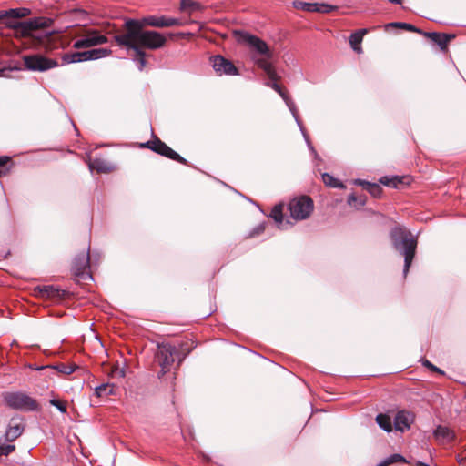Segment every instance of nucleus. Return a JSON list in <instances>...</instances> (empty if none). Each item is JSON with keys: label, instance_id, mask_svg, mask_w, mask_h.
<instances>
[{"label": "nucleus", "instance_id": "f257e3e1", "mask_svg": "<svg viewBox=\"0 0 466 466\" xmlns=\"http://www.w3.org/2000/svg\"><path fill=\"white\" fill-rule=\"evenodd\" d=\"M6 18H23L30 15L28 8H11L5 10ZM54 20L46 16H36L25 21L11 22L5 21L6 27L14 29L16 36L30 37L39 45H46L54 34L49 30Z\"/></svg>", "mask_w": 466, "mask_h": 466}, {"label": "nucleus", "instance_id": "f03ea898", "mask_svg": "<svg viewBox=\"0 0 466 466\" xmlns=\"http://www.w3.org/2000/svg\"><path fill=\"white\" fill-rule=\"evenodd\" d=\"M147 25L144 21L138 19L128 18L125 21L124 34L116 35L118 37H127V41H135L141 48H147L151 50L161 48L165 46L166 37L157 31L144 30Z\"/></svg>", "mask_w": 466, "mask_h": 466}, {"label": "nucleus", "instance_id": "7ed1b4c3", "mask_svg": "<svg viewBox=\"0 0 466 466\" xmlns=\"http://www.w3.org/2000/svg\"><path fill=\"white\" fill-rule=\"evenodd\" d=\"M390 238L394 249L404 257L403 275L406 277L415 258L417 238L410 230L400 225L390 229Z\"/></svg>", "mask_w": 466, "mask_h": 466}, {"label": "nucleus", "instance_id": "20e7f679", "mask_svg": "<svg viewBox=\"0 0 466 466\" xmlns=\"http://www.w3.org/2000/svg\"><path fill=\"white\" fill-rule=\"evenodd\" d=\"M2 397L5 404L12 410L24 412L41 410V405L38 401L25 392L6 391L3 393Z\"/></svg>", "mask_w": 466, "mask_h": 466}, {"label": "nucleus", "instance_id": "39448f33", "mask_svg": "<svg viewBox=\"0 0 466 466\" xmlns=\"http://www.w3.org/2000/svg\"><path fill=\"white\" fill-rule=\"evenodd\" d=\"M157 347V350L155 353V360L161 368L157 373V377L158 379H162L165 374L170 371L177 350L168 342H158Z\"/></svg>", "mask_w": 466, "mask_h": 466}, {"label": "nucleus", "instance_id": "423d86ee", "mask_svg": "<svg viewBox=\"0 0 466 466\" xmlns=\"http://www.w3.org/2000/svg\"><path fill=\"white\" fill-rule=\"evenodd\" d=\"M141 148H148L153 152L167 157L171 160L177 161L183 165H187V161L186 158L181 157L178 153L169 147L165 142H163L159 137L153 134V138L149 141L140 144Z\"/></svg>", "mask_w": 466, "mask_h": 466}, {"label": "nucleus", "instance_id": "0eeeda50", "mask_svg": "<svg viewBox=\"0 0 466 466\" xmlns=\"http://www.w3.org/2000/svg\"><path fill=\"white\" fill-rule=\"evenodd\" d=\"M314 208L313 200L308 196H300L292 198L289 203L290 216L295 220L308 218Z\"/></svg>", "mask_w": 466, "mask_h": 466}, {"label": "nucleus", "instance_id": "6e6552de", "mask_svg": "<svg viewBox=\"0 0 466 466\" xmlns=\"http://www.w3.org/2000/svg\"><path fill=\"white\" fill-rule=\"evenodd\" d=\"M24 68L28 71L45 72L58 66V62L41 54L25 55L23 56Z\"/></svg>", "mask_w": 466, "mask_h": 466}, {"label": "nucleus", "instance_id": "1a4fd4ad", "mask_svg": "<svg viewBox=\"0 0 466 466\" xmlns=\"http://www.w3.org/2000/svg\"><path fill=\"white\" fill-rule=\"evenodd\" d=\"M235 35L238 42L248 45L258 55L266 56L267 58H271L272 53L269 50L268 44L264 40L260 39L255 35L240 30L235 31Z\"/></svg>", "mask_w": 466, "mask_h": 466}, {"label": "nucleus", "instance_id": "9d476101", "mask_svg": "<svg viewBox=\"0 0 466 466\" xmlns=\"http://www.w3.org/2000/svg\"><path fill=\"white\" fill-rule=\"evenodd\" d=\"M271 83H268L267 86H270L272 89H274L280 96L281 98L284 100L285 104L287 105V106L289 107V111L291 112L292 116H294L298 126L299 127L306 141H307V144L310 149V151L315 155V157H317V151L315 150V148L312 147V145L310 144L308 137L306 136L305 134V131H304V127L302 126V123L299 119V113H298V109H297V106L294 103V101L289 97V94L277 83V80H270Z\"/></svg>", "mask_w": 466, "mask_h": 466}, {"label": "nucleus", "instance_id": "9b49d317", "mask_svg": "<svg viewBox=\"0 0 466 466\" xmlns=\"http://www.w3.org/2000/svg\"><path fill=\"white\" fill-rule=\"evenodd\" d=\"M114 40L119 46H124L127 50H133V61L136 63L138 70L142 71L146 66L147 61L146 52L141 48V46L135 43V41H127V37H118L116 35L114 36Z\"/></svg>", "mask_w": 466, "mask_h": 466}, {"label": "nucleus", "instance_id": "f8f14e48", "mask_svg": "<svg viewBox=\"0 0 466 466\" xmlns=\"http://www.w3.org/2000/svg\"><path fill=\"white\" fill-rule=\"evenodd\" d=\"M89 267L90 254L88 249L86 253L76 256L72 263V272L83 280L93 279L91 273L88 271Z\"/></svg>", "mask_w": 466, "mask_h": 466}, {"label": "nucleus", "instance_id": "ddd939ff", "mask_svg": "<svg viewBox=\"0 0 466 466\" xmlns=\"http://www.w3.org/2000/svg\"><path fill=\"white\" fill-rule=\"evenodd\" d=\"M107 42V37L101 35L96 30H91L86 33L83 37L76 40L73 47L76 49H83L97 45L105 44Z\"/></svg>", "mask_w": 466, "mask_h": 466}, {"label": "nucleus", "instance_id": "4468645a", "mask_svg": "<svg viewBox=\"0 0 466 466\" xmlns=\"http://www.w3.org/2000/svg\"><path fill=\"white\" fill-rule=\"evenodd\" d=\"M210 61L212 64V67L219 76H235L238 74V70L235 66V65L230 60L225 58L220 55L211 56Z\"/></svg>", "mask_w": 466, "mask_h": 466}, {"label": "nucleus", "instance_id": "2eb2a0df", "mask_svg": "<svg viewBox=\"0 0 466 466\" xmlns=\"http://www.w3.org/2000/svg\"><path fill=\"white\" fill-rule=\"evenodd\" d=\"M420 35L430 39L433 44L437 45L440 50L443 53L448 52V46L450 42L456 37L454 34H447L441 32H426L423 30Z\"/></svg>", "mask_w": 466, "mask_h": 466}, {"label": "nucleus", "instance_id": "dca6fc26", "mask_svg": "<svg viewBox=\"0 0 466 466\" xmlns=\"http://www.w3.org/2000/svg\"><path fill=\"white\" fill-rule=\"evenodd\" d=\"M35 291L39 297L52 299L54 302L61 301L66 297V291L54 285L38 286Z\"/></svg>", "mask_w": 466, "mask_h": 466}, {"label": "nucleus", "instance_id": "f3484780", "mask_svg": "<svg viewBox=\"0 0 466 466\" xmlns=\"http://www.w3.org/2000/svg\"><path fill=\"white\" fill-rule=\"evenodd\" d=\"M142 20L144 21V23L147 24V25L159 27V28L183 25V22L180 19L173 18V17H166L165 15H162V16L149 15V16L144 17Z\"/></svg>", "mask_w": 466, "mask_h": 466}, {"label": "nucleus", "instance_id": "a211bd4d", "mask_svg": "<svg viewBox=\"0 0 466 466\" xmlns=\"http://www.w3.org/2000/svg\"><path fill=\"white\" fill-rule=\"evenodd\" d=\"M20 420L21 422L19 423H15L16 420V418L15 417L10 420V423L8 424L5 433V439L6 441L13 442L23 434L25 425L22 422L23 419L20 418Z\"/></svg>", "mask_w": 466, "mask_h": 466}, {"label": "nucleus", "instance_id": "6ab92c4d", "mask_svg": "<svg viewBox=\"0 0 466 466\" xmlns=\"http://www.w3.org/2000/svg\"><path fill=\"white\" fill-rule=\"evenodd\" d=\"M380 183L391 187V188H400L404 187L410 184V177L407 176H384L380 178Z\"/></svg>", "mask_w": 466, "mask_h": 466}, {"label": "nucleus", "instance_id": "aec40b11", "mask_svg": "<svg viewBox=\"0 0 466 466\" xmlns=\"http://www.w3.org/2000/svg\"><path fill=\"white\" fill-rule=\"evenodd\" d=\"M353 183L361 186L364 190L368 191L375 198H380L382 196L383 189L378 183H371L360 178L355 179Z\"/></svg>", "mask_w": 466, "mask_h": 466}, {"label": "nucleus", "instance_id": "412c9836", "mask_svg": "<svg viewBox=\"0 0 466 466\" xmlns=\"http://www.w3.org/2000/svg\"><path fill=\"white\" fill-rule=\"evenodd\" d=\"M268 59L269 58L264 56L261 58L254 59V61L255 64L265 72L269 80H278L279 76L277 75V72L272 64L268 61Z\"/></svg>", "mask_w": 466, "mask_h": 466}, {"label": "nucleus", "instance_id": "4be33fe9", "mask_svg": "<svg viewBox=\"0 0 466 466\" xmlns=\"http://www.w3.org/2000/svg\"><path fill=\"white\" fill-rule=\"evenodd\" d=\"M62 60H63V64H72V63H77V62L89 61L87 50L73 52V53H65L62 56Z\"/></svg>", "mask_w": 466, "mask_h": 466}, {"label": "nucleus", "instance_id": "5701e85b", "mask_svg": "<svg viewBox=\"0 0 466 466\" xmlns=\"http://www.w3.org/2000/svg\"><path fill=\"white\" fill-rule=\"evenodd\" d=\"M433 435L436 439L446 440L448 442H451L455 440L456 435L452 430L446 426L439 425L433 431Z\"/></svg>", "mask_w": 466, "mask_h": 466}, {"label": "nucleus", "instance_id": "b1692460", "mask_svg": "<svg viewBox=\"0 0 466 466\" xmlns=\"http://www.w3.org/2000/svg\"><path fill=\"white\" fill-rule=\"evenodd\" d=\"M88 167L91 170H96L97 173H108L112 170L111 164L101 158H95L90 161Z\"/></svg>", "mask_w": 466, "mask_h": 466}, {"label": "nucleus", "instance_id": "393cba45", "mask_svg": "<svg viewBox=\"0 0 466 466\" xmlns=\"http://www.w3.org/2000/svg\"><path fill=\"white\" fill-rule=\"evenodd\" d=\"M366 33L367 29H360L350 35V44L354 51L358 53L361 52L360 44Z\"/></svg>", "mask_w": 466, "mask_h": 466}, {"label": "nucleus", "instance_id": "a878e982", "mask_svg": "<svg viewBox=\"0 0 466 466\" xmlns=\"http://www.w3.org/2000/svg\"><path fill=\"white\" fill-rule=\"evenodd\" d=\"M384 27L386 30H388L389 28H400V29H404L406 31L417 33L420 35L422 33V29L416 27L415 25H413L411 24L405 23V22L388 23L384 25Z\"/></svg>", "mask_w": 466, "mask_h": 466}, {"label": "nucleus", "instance_id": "bb28decb", "mask_svg": "<svg viewBox=\"0 0 466 466\" xmlns=\"http://www.w3.org/2000/svg\"><path fill=\"white\" fill-rule=\"evenodd\" d=\"M204 9L201 3L194 0H180V10L188 11L189 14L199 12Z\"/></svg>", "mask_w": 466, "mask_h": 466}, {"label": "nucleus", "instance_id": "cd10ccee", "mask_svg": "<svg viewBox=\"0 0 466 466\" xmlns=\"http://www.w3.org/2000/svg\"><path fill=\"white\" fill-rule=\"evenodd\" d=\"M294 8L298 10H303L306 12H316L320 13V3H307L302 1H294L293 2Z\"/></svg>", "mask_w": 466, "mask_h": 466}, {"label": "nucleus", "instance_id": "c85d7f7f", "mask_svg": "<svg viewBox=\"0 0 466 466\" xmlns=\"http://www.w3.org/2000/svg\"><path fill=\"white\" fill-rule=\"evenodd\" d=\"M95 394L101 398L115 394V386L109 383H103L95 389Z\"/></svg>", "mask_w": 466, "mask_h": 466}, {"label": "nucleus", "instance_id": "c756f323", "mask_svg": "<svg viewBox=\"0 0 466 466\" xmlns=\"http://www.w3.org/2000/svg\"><path fill=\"white\" fill-rule=\"evenodd\" d=\"M111 49L109 48H94L87 50L88 59L89 60H96L102 57H106L111 54Z\"/></svg>", "mask_w": 466, "mask_h": 466}, {"label": "nucleus", "instance_id": "7c9ffc66", "mask_svg": "<svg viewBox=\"0 0 466 466\" xmlns=\"http://www.w3.org/2000/svg\"><path fill=\"white\" fill-rule=\"evenodd\" d=\"M376 421L378 425L385 431L390 432L392 431L391 419L389 415L380 413L376 417Z\"/></svg>", "mask_w": 466, "mask_h": 466}, {"label": "nucleus", "instance_id": "2f4dec72", "mask_svg": "<svg viewBox=\"0 0 466 466\" xmlns=\"http://www.w3.org/2000/svg\"><path fill=\"white\" fill-rule=\"evenodd\" d=\"M395 427L397 430L403 431L410 428V421L405 411H399L395 417Z\"/></svg>", "mask_w": 466, "mask_h": 466}, {"label": "nucleus", "instance_id": "473e14b6", "mask_svg": "<svg viewBox=\"0 0 466 466\" xmlns=\"http://www.w3.org/2000/svg\"><path fill=\"white\" fill-rule=\"evenodd\" d=\"M269 218H271L276 223L279 224V228H280V225L283 222V206L281 204L276 205L270 214Z\"/></svg>", "mask_w": 466, "mask_h": 466}, {"label": "nucleus", "instance_id": "72a5a7b5", "mask_svg": "<svg viewBox=\"0 0 466 466\" xmlns=\"http://www.w3.org/2000/svg\"><path fill=\"white\" fill-rule=\"evenodd\" d=\"M49 369L56 370L58 373L69 375L76 370L75 365H68L66 363H57L56 365H47Z\"/></svg>", "mask_w": 466, "mask_h": 466}, {"label": "nucleus", "instance_id": "f704fd0d", "mask_svg": "<svg viewBox=\"0 0 466 466\" xmlns=\"http://www.w3.org/2000/svg\"><path fill=\"white\" fill-rule=\"evenodd\" d=\"M322 182L330 187H344L339 179L328 173H322Z\"/></svg>", "mask_w": 466, "mask_h": 466}, {"label": "nucleus", "instance_id": "c9c22d12", "mask_svg": "<svg viewBox=\"0 0 466 466\" xmlns=\"http://www.w3.org/2000/svg\"><path fill=\"white\" fill-rule=\"evenodd\" d=\"M348 203L356 207H363L366 204V196H357L355 193H352L348 197Z\"/></svg>", "mask_w": 466, "mask_h": 466}, {"label": "nucleus", "instance_id": "e433bc0d", "mask_svg": "<svg viewBox=\"0 0 466 466\" xmlns=\"http://www.w3.org/2000/svg\"><path fill=\"white\" fill-rule=\"evenodd\" d=\"M11 161L9 157H0V177L6 175L9 171L7 167L8 162Z\"/></svg>", "mask_w": 466, "mask_h": 466}, {"label": "nucleus", "instance_id": "4c0bfd02", "mask_svg": "<svg viewBox=\"0 0 466 466\" xmlns=\"http://www.w3.org/2000/svg\"><path fill=\"white\" fill-rule=\"evenodd\" d=\"M49 403L56 407L61 413H66L67 411V406L66 403L64 401H61L56 399H51L49 400Z\"/></svg>", "mask_w": 466, "mask_h": 466}, {"label": "nucleus", "instance_id": "58836bf2", "mask_svg": "<svg viewBox=\"0 0 466 466\" xmlns=\"http://www.w3.org/2000/svg\"><path fill=\"white\" fill-rule=\"evenodd\" d=\"M266 224V222H261L254 228H252V230L248 233V238H255L262 234L265 231Z\"/></svg>", "mask_w": 466, "mask_h": 466}, {"label": "nucleus", "instance_id": "ea45409f", "mask_svg": "<svg viewBox=\"0 0 466 466\" xmlns=\"http://www.w3.org/2000/svg\"><path fill=\"white\" fill-rule=\"evenodd\" d=\"M421 363L424 367H426L432 372H436L440 375L445 374V372L442 370H441L440 368H438L437 366H435L434 364H432L430 360H428L426 359L422 360Z\"/></svg>", "mask_w": 466, "mask_h": 466}, {"label": "nucleus", "instance_id": "a19ab883", "mask_svg": "<svg viewBox=\"0 0 466 466\" xmlns=\"http://www.w3.org/2000/svg\"><path fill=\"white\" fill-rule=\"evenodd\" d=\"M337 9H338L337 5H332L329 4L322 3V14H324V13L328 14V13H330Z\"/></svg>", "mask_w": 466, "mask_h": 466}, {"label": "nucleus", "instance_id": "79ce46f5", "mask_svg": "<svg viewBox=\"0 0 466 466\" xmlns=\"http://www.w3.org/2000/svg\"><path fill=\"white\" fill-rule=\"evenodd\" d=\"M72 12L76 13V14H79V15H81L83 17L86 16V15H87V13H86L84 9H81V8L74 9V10H72Z\"/></svg>", "mask_w": 466, "mask_h": 466}, {"label": "nucleus", "instance_id": "37998d69", "mask_svg": "<svg viewBox=\"0 0 466 466\" xmlns=\"http://www.w3.org/2000/svg\"><path fill=\"white\" fill-rule=\"evenodd\" d=\"M5 19L7 20L5 10L0 11V22H3Z\"/></svg>", "mask_w": 466, "mask_h": 466}, {"label": "nucleus", "instance_id": "c03bdc74", "mask_svg": "<svg viewBox=\"0 0 466 466\" xmlns=\"http://www.w3.org/2000/svg\"><path fill=\"white\" fill-rule=\"evenodd\" d=\"M30 368H32L34 370H45V369H49V367H47V365L46 366H40V367H38V366H35V367L30 366Z\"/></svg>", "mask_w": 466, "mask_h": 466}, {"label": "nucleus", "instance_id": "a18cd8bd", "mask_svg": "<svg viewBox=\"0 0 466 466\" xmlns=\"http://www.w3.org/2000/svg\"><path fill=\"white\" fill-rule=\"evenodd\" d=\"M116 372L117 373V375H118L119 377H121V378H124V377H125V370H124V369H121V370L117 369V370H116Z\"/></svg>", "mask_w": 466, "mask_h": 466}, {"label": "nucleus", "instance_id": "49530a36", "mask_svg": "<svg viewBox=\"0 0 466 466\" xmlns=\"http://www.w3.org/2000/svg\"><path fill=\"white\" fill-rule=\"evenodd\" d=\"M415 466H430L429 464L425 463V462H422V461H418L415 464Z\"/></svg>", "mask_w": 466, "mask_h": 466}, {"label": "nucleus", "instance_id": "de8ad7c7", "mask_svg": "<svg viewBox=\"0 0 466 466\" xmlns=\"http://www.w3.org/2000/svg\"><path fill=\"white\" fill-rule=\"evenodd\" d=\"M390 3L392 4H397V5H400L401 4V0H389Z\"/></svg>", "mask_w": 466, "mask_h": 466}]
</instances>
